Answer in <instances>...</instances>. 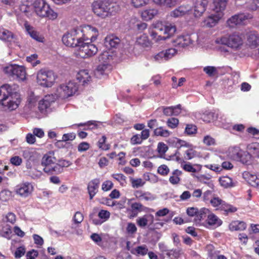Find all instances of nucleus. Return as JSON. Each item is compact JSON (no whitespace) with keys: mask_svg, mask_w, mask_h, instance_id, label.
<instances>
[{"mask_svg":"<svg viewBox=\"0 0 259 259\" xmlns=\"http://www.w3.org/2000/svg\"><path fill=\"white\" fill-rule=\"evenodd\" d=\"M98 36V29L88 25L83 28H75L64 34L62 37V41L66 46L75 48L78 47L81 40L95 41Z\"/></svg>","mask_w":259,"mask_h":259,"instance_id":"f257e3e1","label":"nucleus"},{"mask_svg":"<svg viewBox=\"0 0 259 259\" xmlns=\"http://www.w3.org/2000/svg\"><path fill=\"white\" fill-rule=\"evenodd\" d=\"M21 102L20 94L14 88L9 84L0 87V105L9 110L17 109Z\"/></svg>","mask_w":259,"mask_h":259,"instance_id":"f03ea898","label":"nucleus"},{"mask_svg":"<svg viewBox=\"0 0 259 259\" xmlns=\"http://www.w3.org/2000/svg\"><path fill=\"white\" fill-rule=\"evenodd\" d=\"M92 10L98 17L104 19L114 15L117 10L116 4L108 1H97L93 3Z\"/></svg>","mask_w":259,"mask_h":259,"instance_id":"7ed1b4c3","label":"nucleus"},{"mask_svg":"<svg viewBox=\"0 0 259 259\" xmlns=\"http://www.w3.org/2000/svg\"><path fill=\"white\" fill-rule=\"evenodd\" d=\"M33 8L36 15L40 17H47L54 20L57 18L58 14L54 12L45 0H35Z\"/></svg>","mask_w":259,"mask_h":259,"instance_id":"20e7f679","label":"nucleus"},{"mask_svg":"<svg viewBox=\"0 0 259 259\" xmlns=\"http://www.w3.org/2000/svg\"><path fill=\"white\" fill-rule=\"evenodd\" d=\"M215 42L218 44L224 45L232 49L237 50L243 44V39L241 36L236 33L226 35L217 38Z\"/></svg>","mask_w":259,"mask_h":259,"instance_id":"39448f33","label":"nucleus"},{"mask_svg":"<svg viewBox=\"0 0 259 259\" xmlns=\"http://www.w3.org/2000/svg\"><path fill=\"white\" fill-rule=\"evenodd\" d=\"M89 40H81L78 47V55L82 58L90 57L95 55L98 52L97 47Z\"/></svg>","mask_w":259,"mask_h":259,"instance_id":"423d86ee","label":"nucleus"},{"mask_svg":"<svg viewBox=\"0 0 259 259\" xmlns=\"http://www.w3.org/2000/svg\"><path fill=\"white\" fill-rule=\"evenodd\" d=\"M56 75L52 70H39L37 74V82L42 87H51L53 84Z\"/></svg>","mask_w":259,"mask_h":259,"instance_id":"0eeeda50","label":"nucleus"},{"mask_svg":"<svg viewBox=\"0 0 259 259\" xmlns=\"http://www.w3.org/2000/svg\"><path fill=\"white\" fill-rule=\"evenodd\" d=\"M155 28L163 34L162 37H159V38L164 40L173 36L177 31L176 26L169 23L163 24L162 22H158L155 24Z\"/></svg>","mask_w":259,"mask_h":259,"instance_id":"6e6552de","label":"nucleus"},{"mask_svg":"<svg viewBox=\"0 0 259 259\" xmlns=\"http://www.w3.org/2000/svg\"><path fill=\"white\" fill-rule=\"evenodd\" d=\"M4 71L13 78L24 80L26 76V70L24 66H6Z\"/></svg>","mask_w":259,"mask_h":259,"instance_id":"1a4fd4ad","label":"nucleus"},{"mask_svg":"<svg viewBox=\"0 0 259 259\" xmlns=\"http://www.w3.org/2000/svg\"><path fill=\"white\" fill-rule=\"evenodd\" d=\"M196 37L195 33L179 36L174 40V46L178 48H185L187 47L193 45L195 42Z\"/></svg>","mask_w":259,"mask_h":259,"instance_id":"9d476101","label":"nucleus"},{"mask_svg":"<svg viewBox=\"0 0 259 259\" xmlns=\"http://www.w3.org/2000/svg\"><path fill=\"white\" fill-rule=\"evenodd\" d=\"M252 15L248 13H239L232 16L227 21L228 26L234 28L238 25L244 24L247 20L251 19Z\"/></svg>","mask_w":259,"mask_h":259,"instance_id":"9b49d317","label":"nucleus"},{"mask_svg":"<svg viewBox=\"0 0 259 259\" xmlns=\"http://www.w3.org/2000/svg\"><path fill=\"white\" fill-rule=\"evenodd\" d=\"M177 51L175 48H169L165 50L162 51L152 57L153 61L162 63L165 61L172 58L177 53Z\"/></svg>","mask_w":259,"mask_h":259,"instance_id":"f8f14e48","label":"nucleus"},{"mask_svg":"<svg viewBox=\"0 0 259 259\" xmlns=\"http://www.w3.org/2000/svg\"><path fill=\"white\" fill-rule=\"evenodd\" d=\"M55 98L53 95L46 96L38 103V108L39 111L44 114H47L50 110V106L54 103Z\"/></svg>","mask_w":259,"mask_h":259,"instance_id":"ddd939ff","label":"nucleus"},{"mask_svg":"<svg viewBox=\"0 0 259 259\" xmlns=\"http://www.w3.org/2000/svg\"><path fill=\"white\" fill-rule=\"evenodd\" d=\"M33 187L31 183L25 182L19 184L15 189L16 193L21 197H27L31 194Z\"/></svg>","mask_w":259,"mask_h":259,"instance_id":"4468645a","label":"nucleus"},{"mask_svg":"<svg viewBox=\"0 0 259 259\" xmlns=\"http://www.w3.org/2000/svg\"><path fill=\"white\" fill-rule=\"evenodd\" d=\"M174 143H176L175 146L177 148V150L174 155L169 156L168 158H166V159L167 160H171L172 158L176 157V160L178 162H179L181 160L179 157L180 155L179 150H180L181 148L183 147L187 148L191 147L192 145L187 143L185 141H183L177 138L174 139Z\"/></svg>","mask_w":259,"mask_h":259,"instance_id":"2eb2a0df","label":"nucleus"},{"mask_svg":"<svg viewBox=\"0 0 259 259\" xmlns=\"http://www.w3.org/2000/svg\"><path fill=\"white\" fill-rule=\"evenodd\" d=\"M120 42V39L114 34H109L104 38L105 47L108 49L116 48Z\"/></svg>","mask_w":259,"mask_h":259,"instance_id":"dca6fc26","label":"nucleus"},{"mask_svg":"<svg viewBox=\"0 0 259 259\" xmlns=\"http://www.w3.org/2000/svg\"><path fill=\"white\" fill-rule=\"evenodd\" d=\"M222 16V13H216L209 15L203 20V25L210 28L214 27L219 23Z\"/></svg>","mask_w":259,"mask_h":259,"instance_id":"f3484780","label":"nucleus"},{"mask_svg":"<svg viewBox=\"0 0 259 259\" xmlns=\"http://www.w3.org/2000/svg\"><path fill=\"white\" fill-rule=\"evenodd\" d=\"M60 89L66 96L70 97L77 91L78 85L74 81H69L66 84H61Z\"/></svg>","mask_w":259,"mask_h":259,"instance_id":"a211bd4d","label":"nucleus"},{"mask_svg":"<svg viewBox=\"0 0 259 259\" xmlns=\"http://www.w3.org/2000/svg\"><path fill=\"white\" fill-rule=\"evenodd\" d=\"M191 10L189 5H182L175 9L170 12V15L174 18H178L187 14Z\"/></svg>","mask_w":259,"mask_h":259,"instance_id":"6ab92c4d","label":"nucleus"},{"mask_svg":"<svg viewBox=\"0 0 259 259\" xmlns=\"http://www.w3.org/2000/svg\"><path fill=\"white\" fill-rule=\"evenodd\" d=\"M207 2L204 1V2L201 0H196L194 8V15L195 17H199L205 11L207 7Z\"/></svg>","mask_w":259,"mask_h":259,"instance_id":"aec40b11","label":"nucleus"},{"mask_svg":"<svg viewBox=\"0 0 259 259\" xmlns=\"http://www.w3.org/2000/svg\"><path fill=\"white\" fill-rule=\"evenodd\" d=\"M160 109L162 110L163 113L165 116H177L182 111L181 105L180 104L174 106H162Z\"/></svg>","mask_w":259,"mask_h":259,"instance_id":"412c9836","label":"nucleus"},{"mask_svg":"<svg viewBox=\"0 0 259 259\" xmlns=\"http://www.w3.org/2000/svg\"><path fill=\"white\" fill-rule=\"evenodd\" d=\"M100 180L98 179H95L91 181L88 185V193L90 195V199L91 200L98 191Z\"/></svg>","mask_w":259,"mask_h":259,"instance_id":"4be33fe9","label":"nucleus"},{"mask_svg":"<svg viewBox=\"0 0 259 259\" xmlns=\"http://www.w3.org/2000/svg\"><path fill=\"white\" fill-rule=\"evenodd\" d=\"M133 199H128V204L131 205V208L128 210L131 212V217H136L139 212L144 210V206L140 203H131Z\"/></svg>","mask_w":259,"mask_h":259,"instance_id":"5701e85b","label":"nucleus"},{"mask_svg":"<svg viewBox=\"0 0 259 259\" xmlns=\"http://www.w3.org/2000/svg\"><path fill=\"white\" fill-rule=\"evenodd\" d=\"M248 45L251 48L259 46V34L256 31H250L247 35Z\"/></svg>","mask_w":259,"mask_h":259,"instance_id":"b1692460","label":"nucleus"},{"mask_svg":"<svg viewBox=\"0 0 259 259\" xmlns=\"http://www.w3.org/2000/svg\"><path fill=\"white\" fill-rule=\"evenodd\" d=\"M91 78V77L89 75L87 70H81L76 75V79L79 82H81L83 85L87 84L90 81Z\"/></svg>","mask_w":259,"mask_h":259,"instance_id":"393cba45","label":"nucleus"},{"mask_svg":"<svg viewBox=\"0 0 259 259\" xmlns=\"http://www.w3.org/2000/svg\"><path fill=\"white\" fill-rule=\"evenodd\" d=\"M229 229L232 231H243L246 228V224L243 221H234L229 225Z\"/></svg>","mask_w":259,"mask_h":259,"instance_id":"a878e982","label":"nucleus"},{"mask_svg":"<svg viewBox=\"0 0 259 259\" xmlns=\"http://www.w3.org/2000/svg\"><path fill=\"white\" fill-rule=\"evenodd\" d=\"M44 171L49 175L59 174L61 173V168L53 162V163L44 167Z\"/></svg>","mask_w":259,"mask_h":259,"instance_id":"bb28decb","label":"nucleus"},{"mask_svg":"<svg viewBox=\"0 0 259 259\" xmlns=\"http://www.w3.org/2000/svg\"><path fill=\"white\" fill-rule=\"evenodd\" d=\"M207 223L210 226L217 228L222 224V221L213 213H209L207 219Z\"/></svg>","mask_w":259,"mask_h":259,"instance_id":"cd10ccee","label":"nucleus"},{"mask_svg":"<svg viewBox=\"0 0 259 259\" xmlns=\"http://www.w3.org/2000/svg\"><path fill=\"white\" fill-rule=\"evenodd\" d=\"M158 13V11L155 9H147L142 12L141 17L146 21H148L156 15Z\"/></svg>","mask_w":259,"mask_h":259,"instance_id":"c85d7f7f","label":"nucleus"},{"mask_svg":"<svg viewBox=\"0 0 259 259\" xmlns=\"http://www.w3.org/2000/svg\"><path fill=\"white\" fill-rule=\"evenodd\" d=\"M227 2L228 0H213V10L217 13H221L225 9Z\"/></svg>","mask_w":259,"mask_h":259,"instance_id":"c756f323","label":"nucleus"},{"mask_svg":"<svg viewBox=\"0 0 259 259\" xmlns=\"http://www.w3.org/2000/svg\"><path fill=\"white\" fill-rule=\"evenodd\" d=\"M136 43L143 48L150 47L151 46V43L146 34L138 37Z\"/></svg>","mask_w":259,"mask_h":259,"instance_id":"7c9ffc66","label":"nucleus"},{"mask_svg":"<svg viewBox=\"0 0 259 259\" xmlns=\"http://www.w3.org/2000/svg\"><path fill=\"white\" fill-rule=\"evenodd\" d=\"M27 31L30 36L35 40L38 42H43L44 37L39 34V32L33 29L29 26L26 27Z\"/></svg>","mask_w":259,"mask_h":259,"instance_id":"2f4dec72","label":"nucleus"},{"mask_svg":"<svg viewBox=\"0 0 259 259\" xmlns=\"http://www.w3.org/2000/svg\"><path fill=\"white\" fill-rule=\"evenodd\" d=\"M219 181L221 185L225 188H230L235 186L232 179L228 176H223L220 177Z\"/></svg>","mask_w":259,"mask_h":259,"instance_id":"473e14b6","label":"nucleus"},{"mask_svg":"<svg viewBox=\"0 0 259 259\" xmlns=\"http://www.w3.org/2000/svg\"><path fill=\"white\" fill-rule=\"evenodd\" d=\"M14 38V34L11 31L5 29L0 30V39L6 41H11Z\"/></svg>","mask_w":259,"mask_h":259,"instance_id":"72a5a7b5","label":"nucleus"},{"mask_svg":"<svg viewBox=\"0 0 259 259\" xmlns=\"http://www.w3.org/2000/svg\"><path fill=\"white\" fill-rule=\"evenodd\" d=\"M196 36L195 38V42H197L198 44H201L205 42L209 37V34L206 31H200L197 34L195 33Z\"/></svg>","mask_w":259,"mask_h":259,"instance_id":"f704fd0d","label":"nucleus"},{"mask_svg":"<svg viewBox=\"0 0 259 259\" xmlns=\"http://www.w3.org/2000/svg\"><path fill=\"white\" fill-rule=\"evenodd\" d=\"M182 174V171L179 169H175L172 172V176L169 177V181L172 185H177L180 182V176Z\"/></svg>","mask_w":259,"mask_h":259,"instance_id":"c9c22d12","label":"nucleus"},{"mask_svg":"<svg viewBox=\"0 0 259 259\" xmlns=\"http://www.w3.org/2000/svg\"><path fill=\"white\" fill-rule=\"evenodd\" d=\"M219 209L222 210H224L226 214H228L229 213L235 212L237 210L236 207L226 203L224 201H223V203H222Z\"/></svg>","mask_w":259,"mask_h":259,"instance_id":"e433bc0d","label":"nucleus"},{"mask_svg":"<svg viewBox=\"0 0 259 259\" xmlns=\"http://www.w3.org/2000/svg\"><path fill=\"white\" fill-rule=\"evenodd\" d=\"M107 66H96L94 70V76L98 78H101L103 76L106 75L105 72Z\"/></svg>","mask_w":259,"mask_h":259,"instance_id":"4c0bfd02","label":"nucleus"},{"mask_svg":"<svg viewBox=\"0 0 259 259\" xmlns=\"http://www.w3.org/2000/svg\"><path fill=\"white\" fill-rule=\"evenodd\" d=\"M153 217L152 215H144L143 217L139 218L137 220V223L138 225L141 227H145L150 219H153Z\"/></svg>","mask_w":259,"mask_h":259,"instance_id":"58836bf2","label":"nucleus"},{"mask_svg":"<svg viewBox=\"0 0 259 259\" xmlns=\"http://www.w3.org/2000/svg\"><path fill=\"white\" fill-rule=\"evenodd\" d=\"M243 151L240 148L235 147L232 148L230 151V154L233 159L237 161L239 159H240V156H241L242 153H243Z\"/></svg>","mask_w":259,"mask_h":259,"instance_id":"ea45409f","label":"nucleus"},{"mask_svg":"<svg viewBox=\"0 0 259 259\" xmlns=\"http://www.w3.org/2000/svg\"><path fill=\"white\" fill-rule=\"evenodd\" d=\"M131 253L144 256L148 253V249L146 245L139 246L131 250Z\"/></svg>","mask_w":259,"mask_h":259,"instance_id":"a19ab883","label":"nucleus"},{"mask_svg":"<svg viewBox=\"0 0 259 259\" xmlns=\"http://www.w3.org/2000/svg\"><path fill=\"white\" fill-rule=\"evenodd\" d=\"M209 210L208 209L206 208H202L199 210H198L197 214L195 220L199 221L204 219L206 217L208 218V214H209Z\"/></svg>","mask_w":259,"mask_h":259,"instance_id":"79ce46f5","label":"nucleus"},{"mask_svg":"<svg viewBox=\"0 0 259 259\" xmlns=\"http://www.w3.org/2000/svg\"><path fill=\"white\" fill-rule=\"evenodd\" d=\"M55 160V157L50 156L48 154H45L42 158L41 164L44 167L53 163Z\"/></svg>","mask_w":259,"mask_h":259,"instance_id":"37998d69","label":"nucleus"},{"mask_svg":"<svg viewBox=\"0 0 259 259\" xmlns=\"http://www.w3.org/2000/svg\"><path fill=\"white\" fill-rule=\"evenodd\" d=\"M156 4L172 7L177 4V0H153Z\"/></svg>","mask_w":259,"mask_h":259,"instance_id":"c03bdc74","label":"nucleus"},{"mask_svg":"<svg viewBox=\"0 0 259 259\" xmlns=\"http://www.w3.org/2000/svg\"><path fill=\"white\" fill-rule=\"evenodd\" d=\"M154 133L157 136L167 137L170 135V132L167 130L164 129L163 127L160 126L155 129Z\"/></svg>","mask_w":259,"mask_h":259,"instance_id":"a18cd8bd","label":"nucleus"},{"mask_svg":"<svg viewBox=\"0 0 259 259\" xmlns=\"http://www.w3.org/2000/svg\"><path fill=\"white\" fill-rule=\"evenodd\" d=\"M130 181L132 184V186L134 188H139L142 187L145 184V182L142 179H134L130 178Z\"/></svg>","mask_w":259,"mask_h":259,"instance_id":"49530a36","label":"nucleus"},{"mask_svg":"<svg viewBox=\"0 0 259 259\" xmlns=\"http://www.w3.org/2000/svg\"><path fill=\"white\" fill-rule=\"evenodd\" d=\"M111 58L112 56L107 51L103 52L99 57V60L102 63L101 65H108L107 61Z\"/></svg>","mask_w":259,"mask_h":259,"instance_id":"de8ad7c7","label":"nucleus"},{"mask_svg":"<svg viewBox=\"0 0 259 259\" xmlns=\"http://www.w3.org/2000/svg\"><path fill=\"white\" fill-rule=\"evenodd\" d=\"M184 158L186 160H190L197 156V152L192 148H189L185 151Z\"/></svg>","mask_w":259,"mask_h":259,"instance_id":"09e8293b","label":"nucleus"},{"mask_svg":"<svg viewBox=\"0 0 259 259\" xmlns=\"http://www.w3.org/2000/svg\"><path fill=\"white\" fill-rule=\"evenodd\" d=\"M136 193L137 194H140L138 197L142 199H144L146 201L153 200L155 199V197L152 194L148 192L141 194V192L137 191ZM136 196L138 197L137 195H136Z\"/></svg>","mask_w":259,"mask_h":259,"instance_id":"8fccbe9b","label":"nucleus"},{"mask_svg":"<svg viewBox=\"0 0 259 259\" xmlns=\"http://www.w3.org/2000/svg\"><path fill=\"white\" fill-rule=\"evenodd\" d=\"M203 70L210 76L218 75L217 68L214 66H207L204 68Z\"/></svg>","mask_w":259,"mask_h":259,"instance_id":"3c124183","label":"nucleus"},{"mask_svg":"<svg viewBox=\"0 0 259 259\" xmlns=\"http://www.w3.org/2000/svg\"><path fill=\"white\" fill-rule=\"evenodd\" d=\"M112 177L123 186L126 184V177L122 174H114Z\"/></svg>","mask_w":259,"mask_h":259,"instance_id":"603ef678","label":"nucleus"},{"mask_svg":"<svg viewBox=\"0 0 259 259\" xmlns=\"http://www.w3.org/2000/svg\"><path fill=\"white\" fill-rule=\"evenodd\" d=\"M180 254V250L176 249H169L166 255L170 258H176L179 257Z\"/></svg>","mask_w":259,"mask_h":259,"instance_id":"864d4df0","label":"nucleus"},{"mask_svg":"<svg viewBox=\"0 0 259 259\" xmlns=\"http://www.w3.org/2000/svg\"><path fill=\"white\" fill-rule=\"evenodd\" d=\"M106 137L105 136H103L102 138L99 140L98 145L99 147L104 150H108L110 148L109 145L105 144Z\"/></svg>","mask_w":259,"mask_h":259,"instance_id":"5fc2aeb1","label":"nucleus"},{"mask_svg":"<svg viewBox=\"0 0 259 259\" xmlns=\"http://www.w3.org/2000/svg\"><path fill=\"white\" fill-rule=\"evenodd\" d=\"M149 0H132L131 4L135 8H140L148 4Z\"/></svg>","mask_w":259,"mask_h":259,"instance_id":"6e6d98bb","label":"nucleus"},{"mask_svg":"<svg viewBox=\"0 0 259 259\" xmlns=\"http://www.w3.org/2000/svg\"><path fill=\"white\" fill-rule=\"evenodd\" d=\"M197 127L193 124H187L185 128V133L188 135H191L196 134Z\"/></svg>","mask_w":259,"mask_h":259,"instance_id":"4d7b16f0","label":"nucleus"},{"mask_svg":"<svg viewBox=\"0 0 259 259\" xmlns=\"http://www.w3.org/2000/svg\"><path fill=\"white\" fill-rule=\"evenodd\" d=\"M241 155L240 159H239L237 161H239L243 164H247L250 159L251 155L246 151H243V153H242Z\"/></svg>","mask_w":259,"mask_h":259,"instance_id":"13d9d810","label":"nucleus"},{"mask_svg":"<svg viewBox=\"0 0 259 259\" xmlns=\"http://www.w3.org/2000/svg\"><path fill=\"white\" fill-rule=\"evenodd\" d=\"M157 172L161 175L166 176L169 172V169L167 165L163 164L158 167Z\"/></svg>","mask_w":259,"mask_h":259,"instance_id":"bf43d9fd","label":"nucleus"},{"mask_svg":"<svg viewBox=\"0 0 259 259\" xmlns=\"http://www.w3.org/2000/svg\"><path fill=\"white\" fill-rule=\"evenodd\" d=\"M34 151L32 149H26L22 151V156L27 159L30 160L33 156Z\"/></svg>","mask_w":259,"mask_h":259,"instance_id":"052dcab7","label":"nucleus"},{"mask_svg":"<svg viewBox=\"0 0 259 259\" xmlns=\"http://www.w3.org/2000/svg\"><path fill=\"white\" fill-rule=\"evenodd\" d=\"M246 7L250 10L254 11L259 8V5L255 0H249L246 4Z\"/></svg>","mask_w":259,"mask_h":259,"instance_id":"680f3d73","label":"nucleus"},{"mask_svg":"<svg viewBox=\"0 0 259 259\" xmlns=\"http://www.w3.org/2000/svg\"><path fill=\"white\" fill-rule=\"evenodd\" d=\"M178 124L179 120L176 118H169L167 121V126L171 128L176 127Z\"/></svg>","mask_w":259,"mask_h":259,"instance_id":"e2e57ef3","label":"nucleus"},{"mask_svg":"<svg viewBox=\"0 0 259 259\" xmlns=\"http://www.w3.org/2000/svg\"><path fill=\"white\" fill-rule=\"evenodd\" d=\"M37 58V55L34 54L30 56H28L26 58V60L27 62L31 64H34V65H37L40 63V61L39 60H36Z\"/></svg>","mask_w":259,"mask_h":259,"instance_id":"0e129e2a","label":"nucleus"},{"mask_svg":"<svg viewBox=\"0 0 259 259\" xmlns=\"http://www.w3.org/2000/svg\"><path fill=\"white\" fill-rule=\"evenodd\" d=\"M168 150L167 146L164 143L160 142L158 144L157 151L160 154H164Z\"/></svg>","mask_w":259,"mask_h":259,"instance_id":"69168bd1","label":"nucleus"},{"mask_svg":"<svg viewBox=\"0 0 259 259\" xmlns=\"http://www.w3.org/2000/svg\"><path fill=\"white\" fill-rule=\"evenodd\" d=\"M223 201L218 197H214L210 200V203L213 207H219L221 206Z\"/></svg>","mask_w":259,"mask_h":259,"instance_id":"338daca9","label":"nucleus"},{"mask_svg":"<svg viewBox=\"0 0 259 259\" xmlns=\"http://www.w3.org/2000/svg\"><path fill=\"white\" fill-rule=\"evenodd\" d=\"M110 212L105 210H101L98 213L99 217L102 220H104V222L107 220L110 217Z\"/></svg>","mask_w":259,"mask_h":259,"instance_id":"774afa93","label":"nucleus"}]
</instances>
